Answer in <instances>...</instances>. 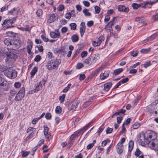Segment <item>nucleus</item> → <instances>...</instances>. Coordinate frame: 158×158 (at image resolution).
<instances>
[{"label": "nucleus", "instance_id": "nucleus-1", "mask_svg": "<svg viewBox=\"0 0 158 158\" xmlns=\"http://www.w3.org/2000/svg\"><path fill=\"white\" fill-rule=\"evenodd\" d=\"M157 137V135L154 131L151 132L149 134H144L142 132L139 134L137 140L139 145L142 146H144L146 144L152 145L155 150H157L158 144L156 143V142H158Z\"/></svg>", "mask_w": 158, "mask_h": 158}, {"label": "nucleus", "instance_id": "nucleus-2", "mask_svg": "<svg viewBox=\"0 0 158 158\" xmlns=\"http://www.w3.org/2000/svg\"><path fill=\"white\" fill-rule=\"evenodd\" d=\"M3 72L4 75L9 78L14 79L17 77V72L13 68H9L5 69Z\"/></svg>", "mask_w": 158, "mask_h": 158}, {"label": "nucleus", "instance_id": "nucleus-3", "mask_svg": "<svg viewBox=\"0 0 158 158\" xmlns=\"http://www.w3.org/2000/svg\"><path fill=\"white\" fill-rule=\"evenodd\" d=\"M61 62V60L60 59L51 60L47 63L46 67L49 70H52L57 67Z\"/></svg>", "mask_w": 158, "mask_h": 158}, {"label": "nucleus", "instance_id": "nucleus-4", "mask_svg": "<svg viewBox=\"0 0 158 158\" xmlns=\"http://www.w3.org/2000/svg\"><path fill=\"white\" fill-rule=\"evenodd\" d=\"M10 86L8 83L4 78L0 76V88L3 91H8Z\"/></svg>", "mask_w": 158, "mask_h": 158}, {"label": "nucleus", "instance_id": "nucleus-5", "mask_svg": "<svg viewBox=\"0 0 158 158\" xmlns=\"http://www.w3.org/2000/svg\"><path fill=\"white\" fill-rule=\"evenodd\" d=\"M25 90V88L24 87H22L16 94L15 98V100L16 101L21 100L24 96Z\"/></svg>", "mask_w": 158, "mask_h": 158}, {"label": "nucleus", "instance_id": "nucleus-6", "mask_svg": "<svg viewBox=\"0 0 158 158\" xmlns=\"http://www.w3.org/2000/svg\"><path fill=\"white\" fill-rule=\"evenodd\" d=\"M21 42L19 40H12V44L10 48L11 50H16L19 48L21 46Z\"/></svg>", "mask_w": 158, "mask_h": 158}, {"label": "nucleus", "instance_id": "nucleus-7", "mask_svg": "<svg viewBox=\"0 0 158 158\" xmlns=\"http://www.w3.org/2000/svg\"><path fill=\"white\" fill-rule=\"evenodd\" d=\"M5 55L7 60L10 61H15L17 57L16 54L9 52H6Z\"/></svg>", "mask_w": 158, "mask_h": 158}, {"label": "nucleus", "instance_id": "nucleus-8", "mask_svg": "<svg viewBox=\"0 0 158 158\" xmlns=\"http://www.w3.org/2000/svg\"><path fill=\"white\" fill-rule=\"evenodd\" d=\"M79 103L78 101L75 102H69L68 106L69 110H71L76 109Z\"/></svg>", "mask_w": 158, "mask_h": 158}, {"label": "nucleus", "instance_id": "nucleus-9", "mask_svg": "<svg viewBox=\"0 0 158 158\" xmlns=\"http://www.w3.org/2000/svg\"><path fill=\"white\" fill-rule=\"evenodd\" d=\"M118 10L119 11L124 12L127 13L129 11V9L128 7H126L124 5H119L118 7Z\"/></svg>", "mask_w": 158, "mask_h": 158}, {"label": "nucleus", "instance_id": "nucleus-10", "mask_svg": "<svg viewBox=\"0 0 158 158\" xmlns=\"http://www.w3.org/2000/svg\"><path fill=\"white\" fill-rule=\"evenodd\" d=\"M116 149L117 153L120 154L122 153L123 152V145L120 144V143H118L116 145Z\"/></svg>", "mask_w": 158, "mask_h": 158}, {"label": "nucleus", "instance_id": "nucleus-11", "mask_svg": "<svg viewBox=\"0 0 158 158\" xmlns=\"http://www.w3.org/2000/svg\"><path fill=\"white\" fill-rule=\"evenodd\" d=\"M110 71H106L104 73H101L100 75V77L101 80H104L107 78L109 75Z\"/></svg>", "mask_w": 158, "mask_h": 158}, {"label": "nucleus", "instance_id": "nucleus-12", "mask_svg": "<svg viewBox=\"0 0 158 158\" xmlns=\"http://www.w3.org/2000/svg\"><path fill=\"white\" fill-rule=\"evenodd\" d=\"M126 110H123L122 109H120L118 110L117 112H115L113 114L112 116V118H113L115 116L120 115L121 114H124L126 112Z\"/></svg>", "mask_w": 158, "mask_h": 158}, {"label": "nucleus", "instance_id": "nucleus-13", "mask_svg": "<svg viewBox=\"0 0 158 158\" xmlns=\"http://www.w3.org/2000/svg\"><path fill=\"white\" fill-rule=\"evenodd\" d=\"M57 33H56L54 31L51 32H50V35L51 37L53 38H59L60 37V33L58 30H56Z\"/></svg>", "mask_w": 158, "mask_h": 158}, {"label": "nucleus", "instance_id": "nucleus-14", "mask_svg": "<svg viewBox=\"0 0 158 158\" xmlns=\"http://www.w3.org/2000/svg\"><path fill=\"white\" fill-rule=\"evenodd\" d=\"M158 35V33H155L152 35L151 36L148 37L145 40H144V41L145 43H146L148 41H151L155 38Z\"/></svg>", "mask_w": 158, "mask_h": 158}, {"label": "nucleus", "instance_id": "nucleus-15", "mask_svg": "<svg viewBox=\"0 0 158 158\" xmlns=\"http://www.w3.org/2000/svg\"><path fill=\"white\" fill-rule=\"evenodd\" d=\"M112 83L111 82H107L104 85V89L107 92L109 90L112 85Z\"/></svg>", "mask_w": 158, "mask_h": 158}, {"label": "nucleus", "instance_id": "nucleus-16", "mask_svg": "<svg viewBox=\"0 0 158 158\" xmlns=\"http://www.w3.org/2000/svg\"><path fill=\"white\" fill-rule=\"evenodd\" d=\"M56 16L54 14L50 16L49 18L47 20V22L48 23H51L53 22L56 20Z\"/></svg>", "mask_w": 158, "mask_h": 158}, {"label": "nucleus", "instance_id": "nucleus-17", "mask_svg": "<svg viewBox=\"0 0 158 158\" xmlns=\"http://www.w3.org/2000/svg\"><path fill=\"white\" fill-rule=\"evenodd\" d=\"M104 67L102 66H100L96 69L95 71L92 72L91 73L94 76L97 75L98 73L101 71H102Z\"/></svg>", "mask_w": 158, "mask_h": 158}, {"label": "nucleus", "instance_id": "nucleus-18", "mask_svg": "<svg viewBox=\"0 0 158 158\" xmlns=\"http://www.w3.org/2000/svg\"><path fill=\"white\" fill-rule=\"evenodd\" d=\"M12 40L9 38H6L4 40V42L6 45L9 46L10 47L12 44Z\"/></svg>", "mask_w": 158, "mask_h": 158}, {"label": "nucleus", "instance_id": "nucleus-19", "mask_svg": "<svg viewBox=\"0 0 158 158\" xmlns=\"http://www.w3.org/2000/svg\"><path fill=\"white\" fill-rule=\"evenodd\" d=\"M123 70L122 68H119L114 70L113 74L115 75H117L121 73Z\"/></svg>", "mask_w": 158, "mask_h": 158}, {"label": "nucleus", "instance_id": "nucleus-20", "mask_svg": "<svg viewBox=\"0 0 158 158\" xmlns=\"http://www.w3.org/2000/svg\"><path fill=\"white\" fill-rule=\"evenodd\" d=\"M79 37L76 34L73 35L71 37V39L72 41L75 43L77 42L79 40Z\"/></svg>", "mask_w": 158, "mask_h": 158}, {"label": "nucleus", "instance_id": "nucleus-21", "mask_svg": "<svg viewBox=\"0 0 158 158\" xmlns=\"http://www.w3.org/2000/svg\"><path fill=\"white\" fill-rule=\"evenodd\" d=\"M114 24L115 23L113 22L110 23V22L108 23L106 26L105 28H106V27L109 28V29H108V30H110V31L111 30H112V26L114 25Z\"/></svg>", "mask_w": 158, "mask_h": 158}, {"label": "nucleus", "instance_id": "nucleus-22", "mask_svg": "<svg viewBox=\"0 0 158 158\" xmlns=\"http://www.w3.org/2000/svg\"><path fill=\"white\" fill-rule=\"evenodd\" d=\"M37 70L38 69L37 67L35 66L33 68L30 72V74L31 76V77H32L35 75L37 72Z\"/></svg>", "mask_w": 158, "mask_h": 158}, {"label": "nucleus", "instance_id": "nucleus-23", "mask_svg": "<svg viewBox=\"0 0 158 158\" xmlns=\"http://www.w3.org/2000/svg\"><path fill=\"white\" fill-rule=\"evenodd\" d=\"M134 146V142L132 140H130L129 143V151L130 152L132 150Z\"/></svg>", "mask_w": 158, "mask_h": 158}, {"label": "nucleus", "instance_id": "nucleus-24", "mask_svg": "<svg viewBox=\"0 0 158 158\" xmlns=\"http://www.w3.org/2000/svg\"><path fill=\"white\" fill-rule=\"evenodd\" d=\"M96 140L95 139L94 140L93 142V143L89 144L86 147L87 149H90L93 148L94 145V144L96 142Z\"/></svg>", "mask_w": 158, "mask_h": 158}, {"label": "nucleus", "instance_id": "nucleus-25", "mask_svg": "<svg viewBox=\"0 0 158 158\" xmlns=\"http://www.w3.org/2000/svg\"><path fill=\"white\" fill-rule=\"evenodd\" d=\"M142 154H143V153H142V152L138 148H136L135 153V155L136 156L138 157L140 155H142Z\"/></svg>", "mask_w": 158, "mask_h": 158}, {"label": "nucleus", "instance_id": "nucleus-26", "mask_svg": "<svg viewBox=\"0 0 158 158\" xmlns=\"http://www.w3.org/2000/svg\"><path fill=\"white\" fill-rule=\"evenodd\" d=\"M36 14L37 16L39 17H41L43 14L42 10L41 9L37 10L36 12Z\"/></svg>", "mask_w": 158, "mask_h": 158}, {"label": "nucleus", "instance_id": "nucleus-27", "mask_svg": "<svg viewBox=\"0 0 158 158\" xmlns=\"http://www.w3.org/2000/svg\"><path fill=\"white\" fill-rule=\"evenodd\" d=\"M6 34L9 36L16 37V34L12 31H8L6 33Z\"/></svg>", "mask_w": 158, "mask_h": 158}, {"label": "nucleus", "instance_id": "nucleus-28", "mask_svg": "<svg viewBox=\"0 0 158 158\" xmlns=\"http://www.w3.org/2000/svg\"><path fill=\"white\" fill-rule=\"evenodd\" d=\"M86 27H81L80 28L81 36V37L83 36L85 31Z\"/></svg>", "mask_w": 158, "mask_h": 158}, {"label": "nucleus", "instance_id": "nucleus-29", "mask_svg": "<svg viewBox=\"0 0 158 158\" xmlns=\"http://www.w3.org/2000/svg\"><path fill=\"white\" fill-rule=\"evenodd\" d=\"M83 12L86 16H90L91 15V13L89 12L88 10L86 9H85L83 10Z\"/></svg>", "mask_w": 158, "mask_h": 158}, {"label": "nucleus", "instance_id": "nucleus-30", "mask_svg": "<svg viewBox=\"0 0 158 158\" xmlns=\"http://www.w3.org/2000/svg\"><path fill=\"white\" fill-rule=\"evenodd\" d=\"M37 86L34 89L35 92H38L41 89L42 87V85H40L39 83L37 84Z\"/></svg>", "mask_w": 158, "mask_h": 158}, {"label": "nucleus", "instance_id": "nucleus-31", "mask_svg": "<svg viewBox=\"0 0 158 158\" xmlns=\"http://www.w3.org/2000/svg\"><path fill=\"white\" fill-rule=\"evenodd\" d=\"M61 108L60 106H57L56 108L55 112L57 114H60L61 112Z\"/></svg>", "mask_w": 158, "mask_h": 158}, {"label": "nucleus", "instance_id": "nucleus-32", "mask_svg": "<svg viewBox=\"0 0 158 158\" xmlns=\"http://www.w3.org/2000/svg\"><path fill=\"white\" fill-rule=\"evenodd\" d=\"M86 129H85V128H84V127L80 129L79 130H78V134L79 135H82L84 132L85 131Z\"/></svg>", "mask_w": 158, "mask_h": 158}, {"label": "nucleus", "instance_id": "nucleus-33", "mask_svg": "<svg viewBox=\"0 0 158 158\" xmlns=\"http://www.w3.org/2000/svg\"><path fill=\"white\" fill-rule=\"evenodd\" d=\"M150 48L148 49H143L140 50V52L141 53H147L150 51Z\"/></svg>", "mask_w": 158, "mask_h": 158}, {"label": "nucleus", "instance_id": "nucleus-34", "mask_svg": "<svg viewBox=\"0 0 158 158\" xmlns=\"http://www.w3.org/2000/svg\"><path fill=\"white\" fill-rule=\"evenodd\" d=\"M94 77V76L91 73L85 80V82L87 83L90 80Z\"/></svg>", "mask_w": 158, "mask_h": 158}, {"label": "nucleus", "instance_id": "nucleus-35", "mask_svg": "<svg viewBox=\"0 0 158 158\" xmlns=\"http://www.w3.org/2000/svg\"><path fill=\"white\" fill-rule=\"evenodd\" d=\"M80 49L78 48L77 51L75 52L73 56L72 57V59L73 60L77 56L79 52H80Z\"/></svg>", "mask_w": 158, "mask_h": 158}, {"label": "nucleus", "instance_id": "nucleus-36", "mask_svg": "<svg viewBox=\"0 0 158 158\" xmlns=\"http://www.w3.org/2000/svg\"><path fill=\"white\" fill-rule=\"evenodd\" d=\"M69 26L71 27V30H75L76 29L77 25L75 23H70Z\"/></svg>", "mask_w": 158, "mask_h": 158}, {"label": "nucleus", "instance_id": "nucleus-37", "mask_svg": "<svg viewBox=\"0 0 158 158\" xmlns=\"http://www.w3.org/2000/svg\"><path fill=\"white\" fill-rule=\"evenodd\" d=\"M156 2V1L155 2H152V1H147L146 2H145L144 4V6L143 7L145 6H146L148 4L153 5V4H155Z\"/></svg>", "mask_w": 158, "mask_h": 158}, {"label": "nucleus", "instance_id": "nucleus-38", "mask_svg": "<svg viewBox=\"0 0 158 158\" xmlns=\"http://www.w3.org/2000/svg\"><path fill=\"white\" fill-rule=\"evenodd\" d=\"M138 52L137 51V50H135V51H132L131 52V56L133 57H135L137 56L138 54Z\"/></svg>", "mask_w": 158, "mask_h": 158}, {"label": "nucleus", "instance_id": "nucleus-39", "mask_svg": "<svg viewBox=\"0 0 158 158\" xmlns=\"http://www.w3.org/2000/svg\"><path fill=\"white\" fill-rule=\"evenodd\" d=\"M65 97V94H63L62 96L59 97V99L61 103L63 102L64 101V98Z\"/></svg>", "mask_w": 158, "mask_h": 158}, {"label": "nucleus", "instance_id": "nucleus-40", "mask_svg": "<svg viewBox=\"0 0 158 158\" xmlns=\"http://www.w3.org/2000/svg\"><path fill=\"white\" fill-rule=\"evenodd\" d=\"M92 44L93 46L95 47L99 46L101 44V42H99L98 40L97 42H96L95 41H93Z\"/></svg>", "mask_w": 158, "mask_h": 158}, {"label": "nucleus", "instance_id": "nucleus-41", "mask_svg": "<svg viewBox=\"0 0 158 158\" xmlns=\"http://www.w3.org/2000/svg\"><path fill=\"white\" fill-rule=\"evenodd\" d=\"M21 153H23L22 155V157H25L27 156L30 153L29 152H24V151L23 150L21 152Z\"/></svg>", "mask_w": 158, "mask_h": 158}, {"label": "nucleus", "instance_id": "nucleus-42", "mask_svg": "<svg viewBox=\"0 0 158 158\" xmlns=\"http://www.w3.org/2000/svg\"><path fill=\"white\" fill-rule=\"evenodd\" d=\"M35 135V133L34 132H32L30 133L27 137V139H30L33 137Z\"/></svg>", "mask_w": 158, "mask_h": 158}, {"label": "nucleus", "instance_id": "nucleus-43", "mask_svg": "<svg viewBox=\"0 0 158 158\" xmlns=\"http://www.w3.org/2000/svg\"><path fill=\"white\" fill-rule=\"evenodd\" d=\"M140 5H139L136 3H133L132 4V7L134 9H137L140 6Z\"/></svg>", "mask_w": 158, "mask_h": 158}, {"label": "nucleus", "instance_id": "nucleus-44", "mask_svg": "<svg viewBox=\"0 0 158 158\" xmlns=\"http://www.w3.org/2000/svg\"><path fill=\"white\" fill-rule=\"evenodd\" d=\"M41 37L43 40L45 42H48L49 41V39L48 38L46 37L45 34H43L41 35Z\"/></svg>", "mask_w": 158, "mask_h": 158}, {"label": "nucleus", "instance_id": "nucleus-45", "mask_svg": "<svg viewBox=\"0 0 158 158\" xmlns=\"http://www.w3.org/2000/svg\"><path fill=\"white\" fill-rule=\"evenodd\" d=\"M52 116L50 113H48L46 114L45 117L47 120L50 119L52 118Z\"/></svg>", "mask_w": 158, "mask_h": 158}, {"label": "nucleus", "instance_id": "nucleus-46", "mask_svg": "<svg viewBox=\"0 0 158 158\" xmlns=\"http://www.w3.org/2000/svg\"><path fill=\"white\" fill-rule=\"evenodd\" d=\"M60 48H55L53 50L54 53L56 54H60L61 53Z\"/></svg>", "mask_w": 158, "mask_h": 158}, {"label": "nucleus", "instance_id": "nucleus-47", "mask_svg": "<svg viewBox=\"0 0 158 158\" xmlns=\"http://www.w3.org/2000/svg\"><path fill=\"white\" fill-rule=\"evenodd\" d=\"M65 47H61L60 48L61 53H63V56H64L66 53V52L65 51Z\"/></svg>", "mask_w": 158, "mask_h": 158}, {"label": "nucleus", "instance_id": "nucleus-48", "mask_svg": "<svg viewBox=\"0 0 158 158\" xmlns=\"http://www.w3.org/2000/svg\"><path fill=\"white\" fill-rule=\"evenodd\" d=\"M41 59V57L39 55H37L36 56L34 59V61L36 62H39Z\"/></svg>", "mask_w": 158, "mask_h": 158}, {"label": "nucleus", "instance_id": "nucleus-49", "mask_svg": "<svg viewBox=\"0 0 158 158\" xmlns=\"http://www.w3.org/2000/svg\"><path fill=\"white\" fill-rule=\"evenodd\" d=\"M64 9V6L63 5H60L58 7L57 9L59 11H62Z\"/></svg>", "mask_w": 158, "mask_h": 158}, {"label": "nucleus", "instance_id": "nucleus-50", "mask_svg": "<svg viewBox=\"0 0 158 158\" xmlns=\"http://www.w3.org/2000/svg\"><path fill=\"white\" fill-rule=\"evenodd\" d=\"M88 54L87 52L86 51H82L81 54V56L82 58H83L86 56Z\"/></svg>", "mask_w": 158, "mask_h": 158}, {"label": "nucleus", "instance_id": "nucleus-51", "mask_svg": "<svg viewBox=\"0 0 158 158\" xmlns=\"http://www.w3.org/2000/svg\"><path fill=\"white\" fill-rule=\"evenodd\" d=\"M84 64L81 63H78L76 66V68L77 69H80L83 67Z\"/></svg>", "mask_w": 158, "mask_h": 158}, {"label": "nucleus", "instance_id": "nucleus-52", "mask_svg": "<svg viewBox=\"0 0 158 158\" xmlns=\"http://www.w3.org/2000/svg\"><path fill=\"white\" fill-rule=\"evenodd\" d=\"M129 80V79L128 77H127L121 80L120 81V83L122 84H124L126 82H128Z\"/></svg>", "mask_w": 158, "mask_h": 158}, {"label": "nucleus", "instance_id": "nucleus-53", "mask_svg": "<svg viewBox=\"0 0 158 158\" xmlns=\"http://www.w3.org/2000/svg\"><path fill=\"white\" fill-rule=\"evenodd\" d=\"M140 126V124L137 123H135L133 125V129H137Z\"/></svg>", "mask_w": 158, "mask_h": 158}, {"label": "nucleus", "instance_id": "nucleus-54", "mask_svg": "<svg viewBox=\"0 0 158 158\" xmlns=\"http://www.w3.org/2000/svg\"><path fill=\"white\" fill-rule=\"evenodd\" d=\"M104 127H103V125L102 126L100 127L98 131V135H99L102 132L103 129H104Z\"/></svg>", "mask_w": 158, "mask_h": 158}, {"label": "nucleus", "instance_id": "nucleus-55", "mask_svg": "<svg viewBox=\"0 0 158 158\" xmlns=\"http://www.w3.org/2000/svg\"><path fill=\"white\" fill-rule=\"evenodd\" d=\"M95 9V12L96 14H98L99 13L100 11V8L97 6H96L94 7Z\"/></svg>", "mask_w": 158, "mask_h": 158}, {"label": "nucleus", "instance_id": "nucleus-56", "mask_svg": "<svg viewBox=\"0 0 158 158\" xmlns=\"http://www.w3.org/2000/svg\"><path fill=\"white\" fill-rule=\"evenodd\" d=\"M91 103V102L89 101H88L85 102L83 104V106L84 108H86L88 106H89Z\"/></svg>", "mask_w": 158, "mask_h": 158}, {"label": "nucleus", "instance_id": "nucleus-57", "mask_svg": "<svg viewBox=\"0 0 158 158\" xmlns=\"http://www.w3.org/2000/svg\"><path fill=\"white\" fill-rule=\"evenodd\" d=\"M44 140L43 139H41L40 140L39 143V144L37 145L36 147L38 148L40 147L41 144H43L44 143Z\"/></svg>", "mask_w": 158, "mask_h": 158}, {"label": "nucleus", "instance_id": "nucleus-58", "mask_svg": "<svg viewBox=\"0 0 158 158\" xmlns=\"http://www.w3.org/2000/svg\"><path fill=\"white\" fill-rule=\"evenodd\" d=\"M44 134H45L46 133L48 134V131L49 130V128L48 127L46 126H44Z\"/></svg>", "mask_w": 158, "mask_h": 158}, {"label": "nucleus", "instance_id": "nucleus-59", "mask_svg": "<svg viewBox=\"0 0 158 158\" xmlns=\"http://www.w3.org/2000/svg\"><path fill=\"white\" fill-rule=\"evenodd\" d=\"M113 130V129L108 127L106 131V133L107 134L111 133L112 132Z\"/></svg>", "mask_w": 158, "mask_h": 158}, {"label": "nucleus", "instance_id": "nucleus-60", "mask_svg": "<svg viewBox=\"0 0 158 158\" xmlns=\"http://www.w3.org/2000/svg\"><path fill=\"white\" fill-rule=\"evenodd\" d=\"M21 85V83L19 82H16L14 84V87L16 88H19Z\"/></svg>", "mask_w": 158, "mask_h": 158}, {"label": "nucleus", "instance_id": "nucleus-61", "mask_svg": "<svg viewBox=\"0 0 158 158\" xmlns=\"http://www.w3.org/2000/svg\"><path fill=\"white\" fill-rule=\"evenodd\" d=\"M33 129L36 130V128L32 127H30L27 129V132L28 133L31 131H32V132H34V130H33Z\"/></svg>", "mask_w": 158, "mask_h": 158}, {"label": "nucleus", "instance_id": "nucleus-62", "mask_svg": "<svg viewBox=\"0 0 158 158\" xmlns=\"http://www.w3.org/2000/svg\"><path fill=\"white\" fill-rule=\"evenodd\" d=\"M40 119L39 118H34L32 121V123L33 124H35Z\"/></svg>", "mask_w": 158, "mask_h": 158}, {"label": "nucleus", "instance_id": "nucleus-63", "mask_svg": "<svg viewBox=\"0 0 158 158\" xmlns=\"http://www.w3.org/2000/svg\"><path fill=\"white\" fill-rule=\"evenodd\" d=\"M151 63L150 62V61H149L148 62H146L144 64H143L144 67L145 68H147V67L150 66L151 65Z\"/></svg>", "mask_w": 158, "mask_h": 158}, {"label": "nucleus", "instance_id": "nucleus-64", "mask_svg": "<svg viewBox=\"0 0 158 158\" xmlns=\"http://www.w3.org/2000/svg\"><path fill=\"white\" fill-rule=\"evenodd\" d=\"M94 23L93 21H88L87 23V25L89 27H91L94 24Z\"/></svg>", "mask_w": 158, "mask_h": 158}]
</instances>
